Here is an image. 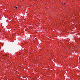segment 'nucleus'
Segmentation results:
<instances>
[{
  "label": "nucleus",
  "instance_id": "nucleus-1",
  "mask_svg": "<svg viewBox=\"0 0 80 80\" xmlns=\"http://www.w3.org/2000/svg\"><path fill=\"white\" fill-rule=\"evenodd\" d=\"M15 8H16L17 9V7H16Z\"/></svg>",
  "mask_w": 80,
  "mask_h": 80
}]
</instances>
